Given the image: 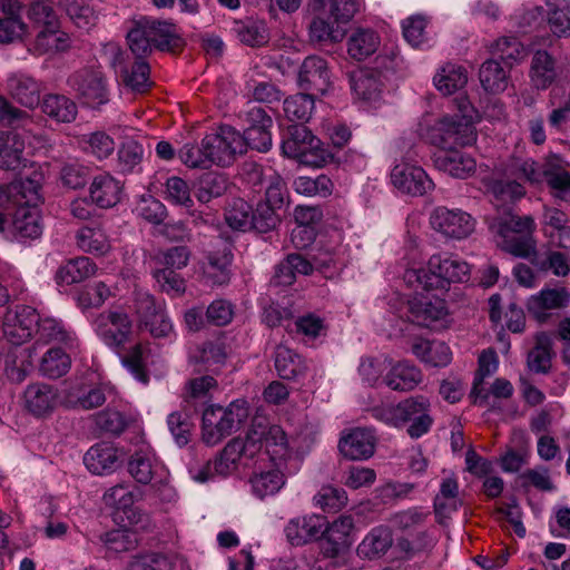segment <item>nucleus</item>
Segmentation results:
<instances>
[{"label": "nucleus", "instance_id": "473e14b6", "mask_svg": "<svg viewBox=\"0 0 570 570\" xmlns=\"http://www.w3.org/2000/svg\"><path fill=\"white\" fill-rule=\"evenodd\" d=\"M531 83L539 90L549 88L557 78L556 61L547 51H537L531 61Z\"/></svg>", "mask_w": 570, "mask_h": 570}, {"label": "nucleus", "instance_id": "6ab92c4d", "mask_svg": "<svg viewBox=\"0 0 570 570\" xmlns=\"http://www.w3.org/2000/svg\"><path fill=\"white\" fill-rule=\"evenodd\" d=\"M410 318L422 327H443L448 317V308L444 299L414 298L409 303Z\"/></svg>", "mask_w": 570, "mask_h": 570}, {"label": "nucleus", "instance_id": "393cba45", "mask_svg": "<svg viewBox=\"0 0 570 570\" xmlns=\"http://www.w3.org/2000/svg\"><path fill=\"white\" fill-rule=\"evenodd\" d=\"M324 519L316 514L296 517L285 527V535L292 546H302L323 533Z\"/></svg>", "mask_w": 570, "mask_h": 570}, {"label": "nucleus", "instance_id": "7c9ffc66", "mask_svg": "<svg viewBox=\"0 0 570 570\" xmlns=\"http://www.w3.org/2000/svg\"><path fill=\"white\" fill-rule=\"evenodd\" d=\"M37 334L39 340H42L46 343L57 342L63 344L68 348L78 347V338L75 332L68 328L62 321L57 318L39 317Z\"/></svg>", "mask_w": 570, "mask_h": 570}, {"label": "nucleus", "instance_id": "4d7b16f0", "mask_svg": "<svg viewBox=\"0 0 570 570\" xmlns=\"http://www.w3.org/2000/svg\"><path fill=\"white\" fill-rule=\"evenodd\" d=\"M284 483V474L278 470L254 473L250 478L252 490L261 499L275 494Z\"/></svg>", "mask_w": 570, "mask_h": 570}, {"label": "nucleus", "instance_id": "13d9d810", "mask_svg": "<svg viewBox=\"0 0 570 570\" xmlns=\"http://www.w3.org/2000/svg\"><path fill=\"white\" fill-rule=\"evenodd\" d=\"M256 424L261 425L264 431L262 438L263 446L267 454L272 456H283L287 451V436L284 430L279 425H267L262 419H256Z\"/></svg>", "mask_w": 570, "mask_h": 570}, {"label": "nucleus", "instance_id": "f8f14e48", "mask_svg": "<svg viewBox=\"0 0 570 570\" xmlns=\"http://www.w3.org/2000/svg\"><path fill=\"white\" fill-rule=\"evenodd\" d=\"M432 228L445 237L463 239L472 234L475 222L473 217L461 209L436 207L431 216Z\"/></svg>", "mask_w": 570, "mask_h": 570}, {"label": "nucleus", "instance_id": "423d86ee", "mask_svg": "<svg viewBox=\"0 0 570 570\" xmlns=\"http://www.w3.org/2000/svg\"><path fill=\"white\" fill-rule=\"evenodd\" d=\"M134 307L138 317V325L154 337H167L173 332V324L164 305L157 303L155 297L145 291H136Z\"/></svg>", "mask_w": 570, "mask_h": 570}, {"label": "nucleus", "instance_id": "09e8293b", "mask_svg": "<svg viewBox=\"0 0 570 570\" xmlns=\"http://www.w3.org/2000/svg\"><path fill=\"white\" fill-rule=\"evenodd\" d=\"M119 72L124 85L135 92H144L151 86L150 68L144 58H136L130 69L121 66Z\"/></svg>", "mask_w": 570, "mask_h": 570}, {"label": "nucleus", "instance_id": "e433bc0d", "mask_svg": "<svg viewBox=\"0 0 570 570\" xmlns=\"http://www.w3.org/2000/svg\"><path fill=\"white\" fill-rule=\"evenodd\" d=\"M507 69L498 59L484 61L479 70V78L483 89L490 94L504 91L509 83Z\"/></svg>", "mask_w": 570, "mask_h": 570}, {"label": "nucleus", "instance_id": "39448f33", "mask_svg": "<svg viewBox=\"0 0 570 570\" xmlns=\"http://www.w3.org/2000/svg\"><path fill=\"white\" fill-rule=\"evenodd\" d=\"M238 118L243 124L242 138L246 147L255 149L261 153H266L272 147L271 128L273 119L267 114L266 109L248 101L246 106L239 110Z\"/></svg>", "mask_w": 570, "mask_h": 570}, {"label": "nucleus", "instance_id": "c756f323", "mask_svg": "<svg viewBox=\"0 0 570 570\" xmlns=\"http://www.w3.org/2000/svg\"><path fill=\"white\" fill-rule=\"evenodd\" d=\"M11 233L19 242L38 238L42 233L38 209L19 207L13 215Z\"/></svg>", "mask_w": 570, "mask_h": 570}, {"label": "nucleus", "instance_id": "4be33fe9", "mask_svg": "<svg viewBox=\"0 0 570 570\" xmlns=\"http://www.w3.org/2000/svg\"><path fill=\"white\" fill-rule=\"evenodd\" d=\"M121 462V453L110 443L101 442L92 445L83 456V463L94 474L114 472Z\"/></svg>", "mask_w": 570, "mask_h": 570}, {"label": "nucleus", "instance_id": "9b49d317", "mask_svg": "<svg viewBox=\"0 0 570 570\" xmlns=\"http://www.w3.org/2000/svg\"><path fill=\"white\" fill-rule=\"evenodd\" d=\"M204 276L212 285H225L230 281L233 254L229 244L220 236L209 240L205 248Z\"/></svg>", "mask_w": 570, "mask_h": 570}, {"label": "nucleus", "instance_id": "3c124183", "mask_svg": "<svg viewBox=\"0 0 570 570\" xmlns=\"http://www.w3.org/2000/svg\"><path fill=\"white\" fill-rule=\"evenodd\" d=\"M380 45V38L373 30L358 29L348 39V53L355 60H363L374 53Z\"/></svg>", "mask_w": 570, "mask_h": 570}, {"label": "nucleus", "instance_id": "79ce46f5", "mask_svg": "<svg viewBox=\"0 0 570 570\" xmlns=\"http://www.w3.org/2000/svg\"><path fill=\"white\" fill-rule=\"evenodd\" d=\"M531 264L539 272H550L557 277H567L570 274V256L560 250L547 249L542 254L534 255Z\"/></svg>", "mask_w": 570, "mask_h": 570}, {"label": "nucleus", "instance_id": "f257e3e1", "mask_svg": "<svg viewBox=\"0 0 570 570\" xmlns=\"http://www.w3.org/2000/svg\"><path fill=\"white\" fill-rule=\"evenodd\" d=\"M489 228L502 239L499 246L514 257L530 258L538 255L537 242L531 235L534 222L530 216L519 217L510 206L487 218Z\"/></svg>", "mask_w": 570, "mask_h": 570}, {"label": "nucleus", "instance_id": "e2e57ef3", "mask_svg": "<svg viewBox=\"0 0 570 570\" xmlns=\"http://www.w3.org/2000/svg\"><path fill=\"white\" fill-rule=\"evenodd\" d=\"M58 6L79 29L88 30L96 23V17L90 7L76 0H58Z\"/></svg>", "mask_w": 570, "mask_h": 570}, {"label": "nucleus", "instance_id": "680f3d73", "mask_svg": "<svg viewBox=\"0 0 570 570\" xmlns=\"http://www.w3.org/2000/svg\"><path fill=\"white\" fill-rule=\"evenodd\" d=\"M278 210L273 205L259 202L256 209H252V229L258 233H268L275 229L281 223Z\"/></svg>", "mask_w": 570, "mask_h": 570}, {"label": "nucleus", "instance_id": "bf43d9fd", "mask_svg": "<svg viewBox=\"0 0 570 570\" xmlns=\"http://www.w3.org/2000/svg\"><path fill=\"white\" fill-rule=\"evenodd\" d=\"M311 94H297L284 100V112L289 120L307 121L314 109Z\"/></svg>", "mask_w": 570, "mask_h": 570}, {"label": "nucleus", "instance_id": "2f4dec72", "mask_svg": "<svg viewBox=\"0 0 570 570\" xmlns=\"http://www.w3.org/2000/svg\"><path fill=\"white\" fill-rule=\"evenodd\" d=\"M383 381L391 390L405 392L422 381V373L416 366L402 361L392 366Z\"/></svg>", "mask_w": 570, "mask_h": 570}, {"label": "nucleus", "instance_id": "f3484780", "mask_svg": "<svg viewBox=\"0 0 570 570\" xmlns=\"http://www.w3.org/2000/svg\"><path fill=\"white\" fill-rule=\"evenodd\" d=\"M59 402L58 390L47 383L29 384L23 393L24 409L36 417H46L57 407Z\"/></svg>", "mask_w": 570, "mask_h": 570}, {"label": "nucleus", "instance_id": "5fc2aeb1", "mask_svg": "<svg viewBox=\"0 0 570 570\" xmlns=\"http://www.w3.org/2000/svg\"><path fill=\"white\" fill-rule=\"evenodd\" d=\"M227 189V178L218 173L203 174L196 185V198L206 204L213 198L222 196Z\"/></svg>", "mask_w": 570, "mask_h": 570}, {"label": "nucleus", "instance_id": "0eeeda50", "mask_svg": "<svg viewBox=\"0 0 570 570\" xmlns=\"http://www.w3.org/2000/svg\"><path fill=\"white\" fill-rule=\"evenodd\" d=\"M204 148L208 150L212 166L215 164L222 167L230 165L235 155L247 150L242 135L229 126L222 127L219 132L206 135Z\"/></svg>", "mask_w": 570, "mask_h": 570}, {"label": "nucleus", "instance_id": "a19ab883", "mask_svg": "<svg viewBox=\"0 0 570 570\" xmlns=\"http://www.w3.org/2000/svg\"><path fill=\"white\" fill-rule=\"evenodd\" d=\"M274 358L275 368L284 380H294L306 371V365L302 357L287 346L278 345L275 348Z\"/></svg>", "mask_w": 570, "mask_h": 570}, {"label": "nucleus", "instance_id": "338daca9", "mask_svg": "<svg viewBox=\"0 0 570 570\" xmlns=\"http://www.w3.org/2000/svg\"><path fill=\"white\" fill-rule=\"evenodd\" d=\"M142 156V146L136 140H127L118 150L117 167L124 174L132 173L140 165Z\"/></svg>", "mask_w": 570, "mask_h": 570}, {"label": "nucleus", "instance_id": "58836bf2", "mask_svg": "<svg viewBox=\"0 0 570 570\" xmlns=\"http://www.w3.org/2000/svg\"><path fill=\"white\" fill-rule=\"evenodd\" d=\"M41 110L57 122H71L77 116L76 104L59 94L46 95L41 102Z\"/></svg>", "mask_w": 570, "mask_h": 570}, {"label": "nucleus", "instance_id": "a18cd8bd", "mask_svg": "<svg viewBox=\"0 0 570 570\" xmlns=\"http://www.w3.org/2000/svg\"><path fill=\"white\" fill-rule=\"evenodd\" d=\"M77 245L83 252L104 256L106 255L111 246L108 236L105 230L100 227H82L77 233Z\"/></svg>", "mask_w": 570, "mask_h": 570}, {"label": "nucleus", "instance_id": "f03ea898", "mask_svg": "<svg viewBox=\"0 0 570 570\" xmlns=\"http://www.w3.org/2000/svg\"><path fill=\"white\" fill-rule=\"evenodd\" d=\"M282 151L288 158L317 168L334 160V155L303 124L287 127L286 136L282 142Z\"/></svg>", "mask_w": 570, "mask_h": 570}, {"label": "nucleus", "instance_id": "0e129e2a", "mask_svg": "<svg viewBox=\"0 0 570 570\" xmlns=\"http://www.w3.org/2000/svg\"><path fill=\"white\" fill-rule=\"evenodd\" d=\"M493 53L510 69L524 57V48L517 38L503 37L495 42Z\"/></svg>", "mask_w": 570, "mask_h": 570}, {"label": "nucleus", "instance_id": "b1692460", "mask_svg": "<svg viewBox=\"0 0 570 570\" xmlns=\"http://www.w3.org/2000/svg\"><path fill=\"white\" fill-rule=\"evenodd\" d=\"M435 167L452 177L465 178L475 170V160L456 148L439 150L434 155Z\"/></svg>", "mask_w": 570, "mask_h": 570}, {"label": "nucleus", "instance_id": "4468645a", "mask_svg": "<svg viewBox=\"0 0 570 570\" xmlns=\"http://www.w3.org/2000/svg\"><path fill=\"white\" fill-rule=\"evenodd\" d=\"M430 402L426 397L417 395L402 401L399 426L409 423L407 434L412 439H419L428 433L432 426L433 419L429 414Z\"/></svg>", "mask_w": 570, "mask_h": 570}, {"label": "nucleus", "instance_id": "20e7f679", "mask_svg": "<svg viewBox=\"0 0 570 570\" xmlns=\"http://www.w3.org/2000/svg\"><path fill=\"white\" fill-rule=\"evenodd\" d=\"M501 174L508 178L517 179L521 184L527 181L538 184L546 177L548 184L557 190L556 196L564 198L570 191V170H542L541 166L531 158L511 157L502 164Z\"/></svg>", "mask_w": 570, "mask_h": 570}, {"label": "nucleus", "instance_id": "37998d69", "mask_svg": "<svg viewBox=\"0 0 570 570\" xmlns=\"http://www.w3.org/2000/svg\"><path fill=\"white\" fill-rule=\"evenodd\" d=\"M41 184L38 176L26 178L11 184L9 195L19 207L37 208L41 203Z\"/></svg>", "mask_w": 570, "mask_h": 570}, {"label": "nucleus", "instance_id": "dca6fc26", "mask_svg": "<svg viewBox=\"0 0 570 570\" xmlns=\"http://www.w3.org/2000/svg\"><path fill=\"white\" fill-rule=\"evenodd\" d=\"M391 181L400 191L413 196H422L433 188V181L423 168L405 163L393 167Z\"/></svg>", "mask_w": 570, "mask_h": 570}, {"label": "nucleus", "instance_id": "cd10ccee", "mask_svg": "<svg viewBox=\"0 0 570 570\" xmlns=\"http://www.w3.org/2000/svg\"><path fill=\"white\" fill-rule=\"evenodd\" d=\"M570 292L566 287L542 288L528 301V311L537 318L544 316L547 309H558L568 306Z\"/></svg>", "mask_w": 570, "mask_h": 570}, {"label": "nucleus", "instance_id": "9d476101", "mask_svg": "<svg viewBox=\"0 0 570 570\" xmlns=\"http://www.w3.org/2000/svg\"><path fill=\"white\" fill-rule=\"evenodd\" d=\"M97 335L106 345L112 348L122 347L132 333V322L122 309L106 311L94 322Z\"/></svg>", "mask_w": 570, "mask_h": 570}, {"label": "nucleus", "instance_id": "72a5a7b5", "mask_svg": "<svg viewBox=\"0 0 570 570\" xmlns=\"http://www.w3.org/2000/svg\"><path fill=\"white\" fill-rule=\"evenodd\" d=\"M70 46L69 37L58 30V27H46L38 32L32 47L33 55H52L66 51Z\"/></svg>", "mask_w": 570, "mask_h": 570}, {"label": "nucleus", "instance_id": "49530a36", "mask_svg": "<svg viewBox=\"0 0 570 570\" xmlns=\"http://www.w3.org/2000/svg\"><path fill=\"white\" fill-rule=\"evenodd\" d=\"M468 82L466 69L454 63H446L434 77V85L444 95L462 89Z\"/></svg>", "mask_w": 570, "mask_h": 570}, {"label": "nucleus", "instance_id": "ea45409f", "mask_svg": "<svg viewBox=\"0 0 570 570\" xmlns=\"http://www.w3.org/2000/svg\"><path fill=\"white\" fill-rule=\"evenodd\" d=\"M148 28L154 39L155 49L160 51H174L183 45L176 27L167 21H160L148 17Z\"/></svg>", "mask_w": 570, "mask_h": 570}, {"label": "nucleus", "instance_id": "1a4fd4ad", "mask_svg": "<svg viewBox=\"0 0 570 570\" xmlns=\"http://www.w3.org/2000/svg\"><path fill=\"white\" fill-rule=\"evenodd\" d=\"M69 86L92 108L109 101V88L105 75L92 68H82L68 78Z\"/></svg>", "mask_w": 570, "mask_h": 570}, {"label": "nucleus", "instance_id": "bb28decb", "mask_svg": "<svg viewBox=\"0 0 570 570\" xmlns=\"http://www.w3.org/2000/svg\"><path fill=\"white\" fill-rule=\"evenodd\" d=\"M24 140L16 131H8L0 136V169L19 171L26 167L23 157Z\"/></svg>", "mask_w": 570, "mask_h": 570}, {"label": "nucleus", "instance_id": "69168bd1", "mask_svg": "<svg viewBox=\"0 0 570 570\" xmlns=\"http://www.w3.org/2000/svg\"><path fill=\"white\" fill-rule=\"evenodd\" d=\"M489 189L497 200L504 203L519 199L525 194L524 187L520 181L503 175L499 179H493L489 185Z\"/></svg>", "mask_w": 570, "mask_h": 570}, {"label": "nucleus", "instance_id": "5701e85b", "mask_svg": "<svg viewBox=\"0 0 570 570\" xmlns=\"http://www.w3.org/2000/svg\"><path fill=\"white\" fill-rule=\"evenodd\" d=\"M350 85L354 96L363 101H376L381 97L382 72L372 68H361L350 75Z\"/></svg>", "mask_w": 570, "mask_h": 570}, {"label": "nucleus", "instance_id": "052dcab7", "mask_svg": "<svg viewBox=\"0 0 570 570\" xmlns=\"http://www.w3.org/2000/svg\"><path fill=\"white\" fill-rule=\"evenodd\" d=\"M225 220L233 229H252V206L242 198L233 199L226 209Z\"/></svg>", "mask_w": 570, "mask_h": 570}, {"label": "nucleus", "instance_id": "6e6d98bb", "mask_svg": "<svg viewBox=\"0 0 570 570\" xmlns=\"http://www.w3.org/2000/svg\"><path fill=\"white\" fill-rule=\"evenodd\" d=\"M90 178V168L76 159L61 164L59 179L63 187L69 189L83 188Z\"/></svg>", "mask_w": 570, "mask_h": 570}, {"label": "nucleus", "instance_id": "412c9836", "mask_svg": "<svg viewBox=\"0 0 570 570\" xmlns=\"http://www.w3.org/2000/svg\"><path fill=\"white\" fill-rule=\"evenodd\" d=\"M7 90L14 101L26 108L35 109L40 104L42 85L30 75L14 72L7 78Z\"/></svg>", "mask_w": 570, "mask_h": 570}, {"label": "nucleus", "instance_id": "c9c22d12", "mask_svg": "<svg viewBox=\"0 0 570 570\" xmlns=\"http://www.w3.org/2000/svg\"><path fill=\"white\" fill-rule=\"evenodd\" d=\"M96 272V264L89 257L80 256L60 266L56 279L59 284L71 285L94 276Z\"/></svg>", "mask_w": 570, "mask_h": 570}, {"label": "nucleus", "instance_id": "864d4df0", "mask_svg": "<svg viewBox=\"0 0 570 570\" xmlns=\"http://www.w3.org/2000/svg\"><path fill=\"white\" fill-rule=\"evenodd\" d=\"M171 557L158 551H145L132 556L127 562V570H173Z\"/></svg>", "mask_w": 570, "mask_h": 570}, {"label": "nucleus", "instance_id": "4c0bfd02", "mask_svg": "<svg viewBox=\"0 0 570 570\" xmlns=\"http://www.w3.org/2000/svg\"><path fill=\"white\" fill-rule=\"evenodd\" d=\"M148 17L142 16L132 21L127 32V40L136 58H145L155 49L154 39L148 35Z\"/></svg>", "mask_w": 570, "mask_h": 570}, {"label": "nucleus", "instance_id": "aec40b11", "mask_svg": "<svg viewBox=\"0 0 570 570\" xmlns=\"http://www.w3.org/2000/svg\"><path fill=\"white\" fill-rule=\"evenodd\" d=\"M298 85L304 90L326 94L331 87L326 60L318 56L306 57L299 68Z\"/></svg>", "mask_w": 570, "mask_h": 570}, {"label": "nucleus", "instance_id": "f704fd0d", "mask_svg": "<svg viewBox=\"0 0 570 570\" xmlns=\"http://www.w3.org/2000/svg\"><path fill=\"white\" fill-rule=\"evenodd\" d=\"M393 543L392 532L386 527L373 528L357 547L362 558L375 559L383 556Z\"/></svg>", "mask_w": 570, "mask_h": 570}, {"label": "nucleus", "instance_id": "ddd939ff", "mask_svg": "<svg viewBox=\"0 0 570 570\" xmlns=\"http://www.w3.org/2000/svg\"><path fill=\"white\" fill-rule=\"evenodd\" d=\"M439 137L433 142L443 149L472 145L476 139L474 124L453 116L442 117L435 125Z\"/></svg>", "mask_w": 570, "mask_h": 570}, {"label": "nucleus", "instance_id": "c85d7f7f", "mask_svg": "<svg viewBox=\"0 0 570 570\" xmlns=\"http://www.w3.org/2000/svg\"><path fill=\"white\" fill-rule=\"evenodd\" d=\"M498 368V356L493 350H485L479 356V368L473 380V386L470 393L472 402L479 406H485L489 403V393L482 386L485 377L492 375Z\"/></svg>", "mask_w": 570, "mask_h": 570}, {"label": "nucleus", "instance_id": "8fccbe9b", "mask_svg": "<svg viewBox=\"0 0 570 570\" xmlns=\"http://www.w3.org/2000/svg\"><path fill=\"white\" fill-rule=\"evenodd\" d=\"M551 341L548 334L541 332L535 336V346L528 353L527 364L530 371L547 374L551 367Z\"/></svg>", "mask_w": 570, "mask_h": 570}, {"label": "nucleus", "instance_id": "a211bd4d", "mask_svg": "<svg viewBox=\"0 0 570 570\" xmlns=\"http://www.w3.org/2000/svg\"><path fill=\"white\" fill-rule=\"evenodd\" d=\"M375 435L372 430L356 428L343 432L338 441L341 454L350 460H367L375 451Z\"/></svg>", "mask_w": 570, "mask_h": 570}, {"label": "nucleus", "instance_id": "6e6552de", "mask_svg": "<svg viewBox=\"0 0 570 570\" xmlns=\"http://www.w3.org/2000/svg\"><path fill=\"white\" fill-rule=\"evenodd\" d=\"M431 275L425 281L428 287L446 291L451 283L466 282L470 277V266L466 262L441 254L432 255L429 259Z\"/></svg>", "mask_w": 570, "mask_h": 570}, {"label": "nucleus", "instance_id": "2eb2a0df", "mask_svg": "<svg viewBox=\"0 0 570 570\" xmlns=\"http://www.w3.org/2000/svg\"><path fill=\"white\" fill-rule=\"evenodd\" d=\"M39 315L30 306H21L16 311H8L2 325L3 335L13 345H20L29 340L38 328Z\"/></svg>", "mask_w": 570, "mask_h": 570}, {"label": "nucleus", "instance_id": "603ef678", "mask_svg": "<svg viewBox=\"0 0 570 570\" xmlns=\"http://www.w3.org/2000/svg\"><path fill=\"white\" fill-rule=\"evenodd\" d=\"M317 16L309 23V38L313 42L328 43L338 42L344 37V30L334 20L324 18L328 13H316Z\"/></svg>", "mask_w": 570, "mask_h": 570}, {"label": "nucleus", "instance_id": "7ed1b4c3", "mask_svg": "<svg viewBox=\"0 0 570 570\" xmlns=\"http://www.w3.org/2000/svg\"><path fill=\"white\" fill-rule=\"evenodd\" d=\"M248 416L246 401L236 400L227 407L212 405L203 412L202 438L207 445H216L237 431Z\"/></svg>", "mask_w": 570, "mask_h": 570}, {"label": "nucleus", "instance_id": "774afa93", "mask_svg": "<svg viewBox=\"0 0 570 570\" xmlns=\"http://www.w3.org/2000/svg\"><path fill=\"white\" fill-rule=\"evenodd\" d=\"M239 41L246 46L258 47L266 42L265 28L254 21H236L233 28Z\"/></svg>", "mask_w": 570, "mask_h": 570}, {"label": "nucleus", "instance_id": "de8ad7c7", "mask_svg": "<svg viewBox=\"0 0 570 570\" xmlns=\"http://www.w3.org/2000/svg\"><path fill=\"white\" fill-rule=\"evenodd\" d=\"M71 367V358L59 347L49 348L42 356L39 365L40 373L49 379H59L66 375Z\"/></svg>", "mask_w": 570, "mask_h": 570}, {"label": "nucleus", "instance_id": "c03bdc74", "mask_svg": "<svg viewBox=\"0 0 570 570\" xmlns=\"http://www.w3.org/2000/svg\"><path fill=\"white\" fill-rule=\"evenodd\" d=\"M102 500L107 507L124 511L130 522L137 523L140 521V515L137 517L138 512L132 509L135 498L129 485L120 483L108 489Z\"/></svg>", "mask_w": 570, "mask_h": 570}, {"label": "nucleus", "instance_id": "a878e982", "mask_svg": "<svg viewBox=\"0 0 570 570\" xmlns=\"http://www.w3.org/2000/svg\"><path fill=\"white\" fill-rule=\"evenodd\" d=\"M89 194L91 202L100 208H111L121 199L122 186L109 174L94 177Z\"/></svg>", "mask_w": 570, "mask_h": 570}]
</instances>
